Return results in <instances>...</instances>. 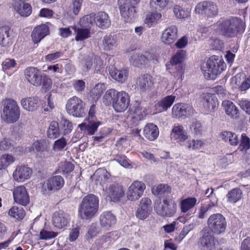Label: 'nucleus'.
<instances>
[{
    "instance_id": "f257e3e1",
    "label": "nucleus",
    "mask_w": 250,
    "mask_h": 250,
    "mask_svg": "<svg viewBox=\"0 0 250 250\" xmlns=\"http://www.w3.org/2000/svg\"><path fill=\"white\" fill-rule=\"evenodd\" d=\"M103 101L104 104L106 106L112 104L117 112H122L128 107L130 97L125 91L118 92L114 89H110L104 94Z\"/></svg>"
},
{
    "instance_id": "f03ea898",
    "label": "nucleus",
    "mask_w": 250,
    "mask_h": 250,
    "mask_svg": "<svg viewBox=\"0 0 250 250\" xmlns=\"http://www.w3.org/2000/svg\"><path fill=\"white\" fill-rule=\"evenodd\" d=\"M216 26L222 35L227 38H232L245 30V24L242 20L236 17L220 21Z\"/></svg>"
},
{
    "instance_id": "7ed1b4c3",
    "label": "nucleus",
    "mask_w": 250,
    "mask_h": 250,
    "mask_svg": "<svg viewBox=\"0 0 250 250\" xmlns=\"http://www.w3.org/2000/svg\"><path fill=\"white\" fill-rule=\"evenodd\" d=\"M226 68V64L223 58L219 56L213 55L203 63L201 69L206 79L214 80Z\"/></svg>"
},
{
    "instance_id": "20e7f679",
    "label": "nucleus",
    "mask_w": 250,
    "mask_h": 250,
    "mask_svg": "<svg viewBox=\"0 0 250 250\" xmlns=\"http://www.w3.org/2000/svg\"><path fill=\"white\" fill-rule=\"evenodd\" d=\"M99 198L93 194L85 196L80 205V216L82 219L90 220L99 208Z\"/></svg>"
},
{
    "instance_id": "39448f33",
    "label": "nucleus",
    "mask_w": 250,
    "mask_h": 250,
    "mask_svg": "<svg viewBox=\"0 0 250 250\" xmlns=\"http://www.w3.org/2000/svg\"><path fill=\"white\" fill-rule=\"evenodd\" d=\"M2 117L6 123H13L19 118L20 108L16 101L12 99H6L3 102Z\"/></svg>"
},
{
    "instance_id": "423d86ee",
    "label": "nucleus",
    "mask_w": 250,
    "mask_h": 250,
    "mask_svg": "<svg viewBox=\"0 0 250 250\" xmlns=\"http://www.w3.org/2000/svg\"><path fill=\"white\" fill-rule=\"evenodd\" d=\"M154 208L158 215L162 217H171L176 212L177 205L174 200L166 199L163 200V203L158 201L155 202Z\"/></svg>"
},
{
    "instance_id": "0eeeda50",
    "label": "nucleus",
    "mask_w": 250,
    "mask_h": 250,
    "mask_svg": "<svg viewBox=\"0 0 250 250\" xmlns=\"http://www.w3.org/2000/svg\"><path fill=\"white\" fill-rule=\"evenodd\" d=\"M81 64L82 70L86 72L91 70L93 73L98 72L103 67V62L101 58L93 56L92 54L85 56L81 60Z\"/></svg>"
},
{
    "instance_id": "6e6552de",
    "label": "nucleus",
    "mask_w": 250,
    "mask_h": 250,
    "mask_svg": "<svg viewBox=\"0 0 250 250\" xmlns=\"http://www.w3.org/2000/svg\"><path fill=\"white\" fill-rule=\"evenodd\" d=\"M195 13L206 18H213L218 14V7L213 2L205 0L199 2L195 7Z\"/></svg>"
},
{
    "instance_id": "1a4fd4ad",
    "label": "nucleus",
    "mask_w": 250,
    "mask_h": 250,
    "mask_svg": "<svg viewBox=\"0 0 250 250\" xmlns=\"http://www.w3.org/2000/svg\"><path fill=\"white\" fill-rule=\"evenodd\" d=\"M208 225L212 232L221 234L225 231L227 222L225 218L221 214L216 213L209 216L208 220Z\"/></svg>"
},
{
    "instance_id": "9d476101",
    "label": "nucleus",
    "mask_w": 250,
    "mask_h": 250,
    "mask_svg": "<svg viewBox=\"0 0 250 250\" xmlns=\"http://www.w3.org/2000/svg\"><path fill=\"white\" fill-rule=\"evenodd\" d=\"M198 245L201 250H214L215 246V241L213 235L207 229L203 230Z\"/></svg>"
},
{
    "instance_id": "9b49d317",
    "label": "nucleus",
    "mask_w": 250,
    "mask_h": 250,
    "mask_svg": "<svg viewBox=\"0 0 250 250\" xmlns=\"http://www.w3.org/2000/svg\"><path fill=\"white\" fill-rule=\"evenodd\" d=\"M146 189L145 184L141 181H135L128 187L126 192L127 199L130 201L138 200Z\"/></svg>"
},
{
    "instance_id": "f8f14e48",
    "label": "nucleus",
    "mask_w": 250,
    "mask_h": 250,
    "mask_svg": "<svg viewBox=\"0 0 250 250\" xmlns=\"http://www.w3.org/2000/svg\"><path fill=\"white\" fill-rule=\"evenodd\" d=\"M24 74L25 78L31 84L37 87L41 86V79L43 74L37 68L28 67L24 71Z\"/></svg>"
},
{
    "instance_id": "ddd939ff",
    "label": "nucleus",
    "mask_w": 250,
    "mask_h": 250,
    "mask_svg": "<svg viewBox=\"0 0 250 250\" xmlns=\"http://www.w3.org/2000/svg\"><path fill=\"white\" fill-rule=\"evenodd\" d=\"M64 185V180L61 176H53L49 179L42 186V191L46 194L60 189Z\"/></svg>"
},
{
    "instance_id": "4468645a",
    "label": "nucleus",
    "mask_w": 250,
    "mask_h": 250,
    "mask_svg": "<svg viewBox=\"0 0 250 250\" xmlns=\"http://www.w3.org/2000/svg\"><path fill=\"white\" fill-rule=\"evenodd\" d=\"M156 56L153 54L146 52L144 54H139L137 53H133L129 59L130 63L135 66H140L141 65H146L150 62H153L154 63Z\"/></svg>"
},
{
    "instance_id": "2eb2a0df",
    "label": "nucleus",
    "mask_w": 250,
    "mask_h": 250,
    "mask_svg": "<svg viewBox=\"0 0 250 250\" xmlns=\"http://www.w3.org/2000/svg\"><path fill=\"white\" fill-rule=\"evenodd\" d=\"M106 192L111 201L114 202H121L125 195L123 187L116 183L110 184L106 188Z\"/></svg>"
},
{
    "instance_id": "dca6fc26",
    "label": "nucleus",
    "mask_w": 250,
    "mask_h": 250,
    "mask_svg": "<svg viewBox=\"0 0 250 250\" xmlns=\"http://www.w3.org/2000/svg\"><path fill=\"white\" fill-rule=\"evenodd\" d=\"M186 52L183 50H179L172 58L170 63L172 67L171 70H176V72H173L176 77H182L183 75V66L182 62L184 60Z\"/></svg>"
},
{
    "instance_id": "f3484780",
    "label": "nucleus",
    "mask_w": 250,
    "mask_h": 250,
    "mask_svg": "<svg viewBox=\"0 0 250 250\" xmlns=\"http://www.w3.org/2000/svg\"><path fill=\"white\" fill-rule=\"evenodd\" d=\"M170 137L180 146H184L190 136L182 125H178L173 127L170 132Z\"/></svg>"
},
{
    "instance_id": "a211bd4d",
    "label": "nucleus",
    "mask_w": 250,
    "mask_h": 250,
    "mask_svg": "<svg viewBox=\"0 0 250 250\" xmlns=\"http://www.w3.org/2000/svg\"><path fill=\"white\" fill-rule=\"evenodd\" d=\"M13 194L16 203L22 206H26L29 203V196L24 186H20L15 187L13 189Z\"/></svg>"
},
{
    "instance_id": "6ab92c4d",
    "label": "nucleus",
    "mask_w": 250,
    "mask_h": 250,
    "mask_svg": "<svg viewBox=\"0 0 250 250\" xmlns=\"http://www.w3.org/2000/svg\"><path fill=\"white\" fill-rule=\"evenodd\" d=\"M32 173V170L25 165L17 166L14 170L13 176L14 180L19 182H23L30 178Z\"/></svg>"
},
{
    "instance_id": "aec40b11",
    "label": "nucleus",
    "mask_w": 250,
    "mask_h": 250,
    "mask_svg": "<svg viewBox=\"0 0 250 250\" xmlns=\"http://www.w3.org/2000/svg\"><path fill=\"white\" fill-rule=\"evenodd\" d=\"M119 9L122 17L126 22H133L137 18L135 6L119 5Z\"/></svg>"
},
{
    "instance_id": "412c9836",
    "label": "nucleus",
    "mask_w": 250,
    "mask_h": 250,
    "mask_svg": "<svg viewBox=\"0 0 250 250\" xmlns=\"http://www.w3.org/2000/svg\"><path fill=\"white\" fill-rule=\"evenodd\" d=\"M193 113V109L187 104H177L172 108V114L176 118L191 116Z\"/></svg>"
},
{
    "instance_id": "4be33fe9",
    "label": "nucleus",
    "mask_w": 250,
    "mask_h": 250,
    "mask_svg": "<svg viewBox=\"0 0 250 250\" xmlns=\"http://www.w3.org/2000/svg\"><path fill=\"white\" fill-rule=\"evenodd\" d=\"M177 38V28L175 25H172L166 29L162 35V41L165 44H170Z\"/></svg>"
},
{
    "instance_id": "5701e85b",
    "label": "nucleus",
    "mask_w": 250,
    "mask_h": 250,
    "mask_svg": "<svg viewBox=\"0 0 250 250\" xmlns=\"http://www.w3.org/2000/svg\"><path fill=\"white\" fill-rule=\"evenodd\" d=\"M68 222L69 218L67 215L63 212H56L52 215V223L56 228L62 229L66 226Z\"/></svg>"
},
{
    "instance_id": "b1692460",
    "label": "nucleus",
    "mask_w": 250,
    "mask_h": 250,
    "mask_svg": "<svg viewBox=\"0 0 250 250\" xmlns=\"http://www.w3.org/2000/svg\"><path fill=\"white\" fill-rule=\"evenodd\" d=\"M49 33V28L45 24H41L36 27L33 30L31 37L35 43L39 42Z\"/></svg>"
},
{
    "instance_id": "393cba45",
    "label": "nucleus",
    "mask_w": 250,
    "mask_h": 250,
    "mask_svg": "<svg viewBox=\"0 0 250 250\" xmlns=\"http://www.w3.org/2000/svg\"><path fill=\"white\" fill-rule=\"evenodd\" d=\"M116 222L115 216L109 211L103 212L100 217L101 228L104 230L109 229Z\"/></svg>"
},
{
    "instance_id": "a878e982",
    "label": "nucleus",
    "mask_w": 250,
    "mask_h": 250,
    "mask_svg": "<svg viewBox=\"0 0 250 250\" xmlns=\"http://www.w3.org/2000/svg\"><path fill=\"white\" fill-rule=\"evenodd\" d=\"M95 24L100 28L105 29L111 24L110 19L107 13L104 11H99L95 13Z\"/></svg>"
},
{
    "instance_id": "bb28decb",
    "label": "nucleus",
    "mask_w": 250,
    "mask_h": 250,
    "mask_svg": "<svg viewBox=\"0 0 250 250\" xmlns=\"http://www.w3.org/2000/svg\"><path fill=\"white\" fill-rule=\"evenodd\" d=\"M24 2L22 1H12V4L21 16L26 17L31 14L32 9L29 3Z\"/></svg>"
},
{
    "instance_id": "cd10ccee",
    "label": "nucleus",
    "mask_w": 250,
    "mask_h": 250,
    "mask_svg": "<svg viewBox=\"0 0 250 250\" xmlns=\"http://www.w3.org/2000/svg\"><path fill=\"white\" fill-rule=\"evenodd\" d=\"M153 83L152 77L147 74L141 76L137 79L136 82L138 88L143 92L148 90Z\"/></svg>"
},
{
    "instance_id": "c85d7f7f",
    "label": "nucleus",
    "mask_w": 250,
    "mask_h": 250,
    "mask_svg": "<svg viewBox=\"0 0 250 250\" xmlns=\"http://www.w3.org/2000/svg\"><path fill=\"white\" fill-rule=\"evenodd\" d=\"M176 98L174 95H168L162 98L155 104V107L158 112L167 111L173 104Z\"/></svg>"
},
{
    "instance_id": "c756f323",
    "label": "nucleus",
    "mask_w": 250,
    "mask_h": 250,
    "mask_svg": "<svg viewBox=\"0 0 250 250\" xmlns=\"http://www.w3.org/2000/svg\"><path fill=\"white\" fill-rule=\"evenodd\" d=\"M100 124V122L87 120L82 124L79 125V127L82 131H84V133L92 135L95 133Z\"/></svg>"
},
{
    "instance_id": "7c9ffc66",
    "label": "nucleus",
    "mask_w": 250,
    "mask_h": 250,
    "mask_svg": "<svg viewBox=\"0 0 250 250\" xmlns=\"http://www.w3.org/2000/svg\"><path fill=\"white\" fill-rule=\"evenodd\" d=\"M22 107L29 111H33L39 106V99L37 97L22 99L21 101Z\"/></svg>"
},
{
    "instance_id": "2f4dec72",
    "label": "nucleus",
    "mask_w": 250,
    "mask_h": 250,
    "mask_svg": "<svg viewBox=\"0 0 250 250\" xmlns=\"http://www.w3.org/2000/svg\"><path fill=\"white\" fill-rule=\"evenodd\" d=\"M234 81L240 91H246L250 87V76L246 79L244 74L238 73L234 77Z\"/></svg>"
},
{
    "instance_id": "473e14b6",
    "label": "nucleus",
    "mask_w": 250,
    "mask_h": 250,
    "mask_svg": "<svg viewBox=\"0 0 250 250\" xmlns=\"http://www.w3.org/2000/svg\"><path fill=\"white\" fill-rule=\"evenodd\" d=\"M143 133L145 137L150 141L155 140L159 135L158 127L153 123H148L144 127Z\"/></svg>"
},
{
    "instance_id": "72a5a7b5",
    "label": "nucleus",
    "mask_w": 250,
    "mask_h": 250,
    "mask_svg": "<svg viewBox=\"0 0 250 250\" xmlns=\"http://www.w3.org/2000/svg\"><path fill=\"white\" fill-rule=\"evenodd\" d=\"M214 96L209 94L204 95L201 103L206 111L213 110L216 107L217 101L214 99Z\"/></svg>"
},
{
    "instance_id": "f704fd0d",
    "label": "nucleus",
    "mask_w": 250,
    "mask_h": 250,
    "mask_svg": "<svg viewBox=\"0 0 250 250\" xmlns=\"http://www.w3.org/2000/svg\"><path fill=\"white\" fill-rule=\"evenodd\" d=\"M78 98L76 96H74L70 98L66 104V109L68 114L73 117L78 116Z\"/></svg>"
},
{
    "instance_id": "c9c22d12",
    "label": "nucleus",
    "mask_w": 250,
    "mask_h": 250,
    "mask_svg": "<svg viewBox=\"0 0 250 250\" xmlns=\"http://www.w3.org/2000/svg\"><path fill=\"white\" fill-rule=\"evenodd\" d=\"M222 104L224 108L226 113L231 118H233L238 117V110L231 101L229 100L223 101Z\"/></svg>"
},
{
    "instance_id": "e433bc0d",
    "label": "nucleus",
    "mask_w": 250,
    "mask_h": 250,
    "mask_svg": "<svg viewBox=\"0 0 250 250\" xmlns=\"http://www.w3.org/2000/svg\"><path fill=\"white\" fill-rule=\"evenodd\" d=\"M196 202L197 199L192 197L182 199L180 203V208L181 212L187 213L195 206Z\"/></svg>"
},
{
    "instance_id": "4c0bfd02",
    "label": "nucleus",
    "mask_w": 250,
    "mask_h": 250,
    "mask_svg": "<svg viewBox=\"0 0 250 250\" xmlns=\"http://www.w3.org/2000/svg\"><path fill=\"white\" fill-rule=\"evenodd\" d=\"M9 31V28L8 26L0 27V43L3 46H9L12 43Z\"/></svg>"
},
{
    "instance_id": "58836bf2",
    "label": "nucleus",
    "mask_w": 250,
    "mask_h": 250,
    "mask_svg": "<svg viewBox=\"0 0 250 250\" xmlns=\"http://www.w3.org/2000/svg\"><path fill=\"white\" fill-rule=\"evenodd\" d=\"M110 74L112 78L120 83H124L127 79L128 76V70L123 69L117 70V69L113 71H110Z\"/></svg>"
},
{
    "instance_id": "ea45409f",
    "label": "nucleus",
    "mask_w": 250,
    "mask_h": 250,
    "mask_svg": "<svg viewBox=\"0 0 250 250\" xmlns=\"http://www.w3.org/2000/svg\"><path fill=\"white\" fill-rule=\"evenodd\" d=\"M117 45V42L116 36L108 35L104 37L103 40V46L104 50H110L115 47Z\"/></svg>"
},
{
    "instance_id": "a19ab883",
    "label": "nucleus",
    "mask_w": 250,
    "mask_h": 250,
    "mask_svg": "<svg viewBox=\"0 0 250 250\" xmlns=\"http://www.w3.org/2000/svg\"><path fill=\"white\" fill-rule=\"evenodd\" d=\"M220 137L223 140L228 142L230 145L235 146L238 144V136L234 133L230 131H224L220 134Z\"/></svg>"
},
{
    "instance_id": "79ce46f5",
    "label": "nucleus",
    "mask_w": 250,
    "mask_h": 250,
    "mask_svg": "<svg viewBox=\"0 0 250 250\" xmlns=\"http://www.w3.org/2000/svg\"><path fill=\"white\" fill-rule=\"evenodd\" d=\"M242 191L239 188H233L227 194L228 201L231 203H235L242 198Z\"/></svg>"
},
{
    "instance_id": "37998d69",
    "label": "nucleus",
    "mask_w": 250,
    "mask_h": 250,
    "mask_svg": "<svg viewBox=\"0 0 250 250\" xmlns=\"http://www.w3.org/2000/svg\"><path fill=\"white\" fill-rule=\"evenodd\" d=\"M61 131L59 124L56 121H52L48 128L47 134L49 138L55 139L60 135Z\"/></svg>"
},
{
    "instance_id": "c03bdc74",
    "label": "nucleus",
    "mask_w": 250,
    "mask_h": 250,
    "mask_svg": "<svg viewBox=\"0 0 250 250\" xmlns=\"http://www.w3.org/2000/svg\"><path fill=\"white\" fill-rule=\"evenodd\" d=\"M95 13H91L89 15L84 16L79 20V25L91 28V26L95 24Z\"/></svg>"
},
{
    "instance_id": "a18cd8bd",
    "label": "nucleus",
    "mask_w": 250,
    "mask_h": 250,
    "mask_svg": "<svg viewBox=\"0 0 250 250\" xmlns=\"http://www.w3.org/2000/svg\"><path fill=\"white\" fill-rule=\"evenodd\" d=\"M90 29L83 26L79 27V47H83L84 41L91 37Z\"/></svg>"
},
{
    "instance_id": "49530a36",
    "label": "nucleus",
    "mask_w": 250,
    "mask_h": 250,
    "mask_svg": "<svg viewBox=\"0 0 250 250\" xmlns=\"http://www.w3.org/2000/svg\"><path fill=\"white\" fill-rule=\"evenodd\" d=\"M8 215L17 220H21L25 216V211L22 207L14 206L9 210Z\"/></svg>"
},
{
    "instance_id": "de8ad7c7",
    "label": "nucleus",
    "mask_w": 250,
    "mask_h": 250,
    "mask_svg": "<svg viewBox=\"0 0 250 250\" xmlns=\"http://www.w3.org/2000/svg\"><path fill=\"white\" fill-rule=\"evenodd\" d=\"M74 168V166L70 162L63 161L61 162L58 167V172L64 175H66L72 172Z\"/></svg>"
},
{
    "instance_id": "09e8293b",
    "label": "nucleus",
    "mask_w": 250,
    "mask_h": 250,
    "mask_svg": "<svg viewBox=\"0 0 250 250\" xmlns=\"http://www.w3.org/2000/svg\"><path fill=\"white\" fill-rule=\"evenodd\" d=\"M204 142L201 140L188 139L184 146L189 150H199L204 145Z\"/></svg>"
},
{
    "instance_id": "8fccbe9b",
    "label": "nucleus",
    "mask_w": 250,
    "mask_h": 250,
    "mask_svg": "<svg viewBox=\"0 0 250 250\" xmlns=\"http://www.w3.org/2000/svg\"><path fill=\"white\" fill-rule=\"evenodd\" d=\"M146 115V108L138 104L135 107L131 118L132 119L139 121L142 120Z\"/></svg>"
},
{
    "instance_id": "3c124183",
    "label": "nucleus",
    "mask_w": 250,
    "mask_h": 250,
    "mask_svg": "<svg viewBox=\"0 0 250 250\" xmlns=\"http://www.w3.org/2000/svg\"><path fill=\"white\" fill-rule=\"evenodd\" d=\"M158 11L148 13L145 19V23L149 26H152L156 24L162 17L161 13Z\"/></svg>"
},
{
    "instance_id": "603ef678",
    "label": "nucleus",
    "mask_w": 250,
    "mask_h": 250,
    "mask_svg": "<svg viewBox=\"0 0 250 250\" xmlns=\"http://www.w3.org/2000/svg\"><path fill=\"white\" fill-rule=\"evenodd\" d=\"M168 0H150L149 5L152 10L161 11L168 3Z\"/></svg>"
},
{
    "instance_id": "864d4df0",
    "label": "nucleus",
    "mask_w": 250,
    "mask_h": 250,
    "mask_svg": "<svg viewBox=\"0 0 250 250\" xmlns=\"http://www.w3.org/2000/svg\"><path fill=\"white\" fill-rule=\"evenodd\" d=\"M60 129L64 135L68 134L72 130V124L68 120L62 117L60 121Z\"/></svg>"
},
{
    "instance_id": "5fc2aeb1",
    "label": "nucleus",
    "mask_w": 250,
    "mask_h": 250,
    "mask_svg": "<svg viewBox=\"0 0 250 250\" xmlns=\"http://www.w3.org/2000/svg\"><path fill=\"white\" fill-rule=\"evenodd\" d=\"M170 191L171 188L166 184H160L157 186H154L152 188V192L155 195L167 193L170 192Z\"/></svg>"
},
{
    "instance_id": "6e6d98bb",
    "label": "nucleus",
    "mask_w": 250,
    "mask_h": 250,
    "mask_svg": "<svg viewBox=\"0 0 250 250\" xmlns=\"http://www.w3.org/2000/svg\"><path fill=\"white\" fill-rule=\"evenodd\" d=\"M15 160L14 157L9 154H3L0 158V168L5 169Z\"/></svg>"
},
{
    "instance_id": "4d7b16f0",
    "label": "nucleus",
    "mask_w": 250,
    "mask_h": 250,
    "mask_svg": "<svg viewBox=\"0 0 250 250\" xmlns=\"http://www.w3.org/2000/svg\"><path fill=\"white\" fill-rule=\"evenodd\" d=\"M239 148L240 151H247L250 148V140L245 133L241 136Z\"/></svg>"
},
{
    "instance_id": "13d9d810",
    "label": "nucleus",
    "mask_w": 250,
    "mask_h": 250,
    "mask_svg": "<svg viewBox=\"0 0 250 250\" xmlns=\"http://www.w3.org/2000/svg\"><path fill=\"white\" fill-rule=\"evenodd\" d=\"M17 64L15 61L13 59L7 58L2 62V70L8 74V70L14 68Z\"/></svg>"
},
{
    "instance_id": "bf43d9fd",
    "label": "nucleus",
    "mask_w": 250,
    "mask_h": 250,
    "mask_svg": "<svg viewBox=\"0 0 250 250\" xmlns=\"http://www.w3.org/2000/svg\"><path fill=\"white\" fill-rule=\"evenodd\" d=\"M58 233L48 230L46 228L42 229L40 233V239L42 240H49L56 237Z\"/></svg>"
},
{
    "instance_id": "052dcab7",
    "label": "nucleus",
    "mask_w": 250,
    "mask_h": 250,
    "mask_svg": "<svg viewBox=\"0 0 250 250\" xmlns=\"http://www.w3.org/2000/svg\"><path fill=\"white\" fill-rule=\"evenodd\" d=\"M173 12L175 16L180 19H184L189 16V12L188 10H184L178 5H176L174 7Z\"/></svg>"
},
{
    "instance_id": "680f3d73",
    "label": "nucleus",
    "mask_w": 250,
    "mask_h": 250,
    "mask_svg": "<svg viewBox=\"0 0 250 250\" xmlns=\"http://www.w3.org/2000/svg\"><path fill=\"white\" fill-rule=\"evenodd\" d=\"M205 195L210 198L209 203L210 206H215L217 204V198L213 192V189L212 188H208L205 192Z\"/></svg>"
},
{
    "instance_id": "e2e57ef3",
    "label": "nucleus",
    "mask_w": 250,
    "mask_h": 250,
    "mask_svg": "<svg viewBox=\"0 0 250 250\" xmlns=\"http://www.w3.org/2000/svg\"><path fill=\"white\" fill-rule=\"evenodd\" d=\"M41 79L42 89L45 91H48L51 88L52 82L51 79L45 74H43Z\"/></svg>"
},
{
    "instance_id": "0e129e2a",
    "label": "nucleus",
    "mask_w": 250,
    "mask_h": 250,
    "mask_svg": "<svg viewBox=\"0 0 250 250\" xmlns=\"http://www.w3.org/2000/svg\"><path fill=\"white\" fill-rule=\"evenodd\" d=\"M45 144V142L43 140H38L33 144L31 148L33 150H36L38 152L43 151L46 148Z\"/></svg>"
},
{
    "instance_id": "69168bd1",
    "label": "nucleus",
    "mask_w": 250,
    "mask_h": 250,
    "mask_svg": "<svg viewBox=\"0 0 250 250\" xmlns=\"http://www.w3.org/2000/svg\"><path fill=\"white\" fill-rule=\"evenodd\" d=\"M238 104L241 109L244 111L247 114H250V101L244 99L239 100Z\"/></svg>"
},
{
    "instance_id": "338daca9",
    "label": "nucleus",
    "mask_w": 250,
    "mask_h": 250,
    "mask_svg": "<svg viewBox=\"0 0 250 250\" xmlns=\"http://www.w3.org/2000/svg\"><path fill=\"white\" fill-rule=\"evenodd\" d=\"M190 129L192 133L197 135L200 134L202 132V126L201 124L197 121L193 122L190 125Z\"/></svg>"
},
{
    "instance_id": "774afa93",
    "label": "nucleus",
    "mask_w": 250,
    "mask_h": 250,
    "mask_svg": "<svg viewBox=\"0 0 250 250\" xmlns=\"http://www.w3.org/2000/svg\"><path fill=\"white\" fill-rule=\"evenodd\" d=\"M150 212L149 210L138 208L136 212V216L140 220H144L148 216Z\"/></svg>"
}]
</instances>
